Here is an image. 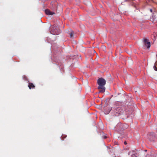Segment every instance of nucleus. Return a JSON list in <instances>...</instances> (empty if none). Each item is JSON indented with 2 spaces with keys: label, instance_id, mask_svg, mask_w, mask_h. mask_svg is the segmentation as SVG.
<instances>
[{
  "label": "nucleus",
  "instance_id": "nucleus-1",
  "mask_svg": "<svg viewBox=\"0 0 157 157\" xmlns=\"http://www.w3.org/2000/svg\"><path fill=\"white\" fill-rule=\"evenodd\" d=\"M97 83L98 85V89L100 90L99 92L104 93L105 91V89L104 86L106 84L105 80L102 78H100L98 79Z\"/></svg>",
  "mask_w": 157,
  "mask_h": 157
},
{
  "label": "nucleus",
  "instance_id": "nucleus-2",
  "mask_svg": "<svg viewBox=\"0 0 157 157\" xmlns=\"http://www.w3.org/2000/svg\"><path fill=\"white\" fill-rule=\"evenodd\" d=\"M111 110L113 112V113H114L115 116H118L121 114L120 111V108L119 107H117L116 108H112L111 109H109L108 111L106 110V109H105L104 111L105 113L106 114H108L110 112Z\"/></svg>",
  "mask_w": 157,
  "mask_h": 157
},
{
  "label": "nucleus",
  "instance_id": "nucleus-3",
  "mask_svg": "<svg viewBox=\"0 0 157 157\" xmlns=\"http://www.w3.org/2000/svg\"><path fill=\"white\" fill-rule=\"evenodd\" d=\"M144 44L147 48H149L151 46L150 42L148 41V40L146 38L143 39Z\"/></svg>",
  "mask_w": 157,
  "mask_h": 157
},
{
  "label": "nucleus",
  "instance_id": "nucleus-4",
  "mask_svg": "<svg viewBox=\"0 0 157 157\" xmlns=\"http://www.w3.org/2000/svg\"><path fill=\"white\" fill-rule=\"evenodd\" d=\"M148 138L150 141H154L155 138L154 133L152 132L150 133L148 136Z\"/></svg>",
  "mask_w": 157,
  "mask_h": 157
},
{
  "label": "nucleus",
  "instance_id": "nucleus-5",
  "mask_svg": "<svg viewBox=\"0 0 157 157\" xmlns=\"http://www.w3.org/2000/svg\"><path fill=\"white\" fill-rule=\"evenodd\" d=\"M45 13L47 15H53L54 14V13L48 9H46L45 11Z\"/></svg>",
  "mask_w": 157,
  "mask_h": 157
},
{
  "label": "nucleus",
  "instance_id": "nucleus-6",
  "mask_svg": "<svg viewBox=\"0 0 157 157\" xmlns=\"http://www.w3.org/2000/svg\"><path fill=\"white\" fill-rule=\"evenodd\" d=\"M28 87L29 89H34L35 87V86L32 83L29 82Z\"/></svg>",
  "mask_w": 157,
  "mask_h": 157
},
{
  "label": "nucleus",
  "instance_id": "nucleus-7",
  "mask_svg": "<svg viewBox=\"0 0 157 157\" xmlns=\"http://www.w3.org/2000/svg\"><path fill=\"white\" fill-rule=\"evenodd\" d=\"M69 34V36H70V37L71 38H74V32L72 31V30H71L70 32L68 33Z\"/></svg>",
  "mask_w": 157,
  "mask_h": 157
},
{
  "label": "nucleus",
  "instance_id": "nucleus-8",
  "mask_svg": "<svg viewBox=\"0 0 157 157\" xmlns=\"http://www.w3.org/2000/svg\"><path fill=\"white\" fill-rule=\"evenodd\" d=\"M120 127V128H122V124H118V125H117V127H116V128H117V129H118V128L119 127Z\"/></svg>",
  "mask_w": 157,
  "mask_h": 157
},
{
  "label": "nucleus",
  "instance_id": "nucleus-9",
  "mask_svg": "<svg viewBox=\"0 0 157 157\" xmlns=\"http://www.w3.org/2000/svg\"><path fill=\"white\" fill-rule=\"evenodd\" d=\"M137 154L136 153H134L133 154L131 157H137Z\"/></svg>",
  "mask_w": 157,
  "mask_h": 157
},
{
  "label": "nucleus",
  "instance_id": "nucleus-10",
  "mask_svg": "<svg viewBox=\"0 0 157 157\" xmlns=\"http://www.w3.org/2000/svg\"><path fill=\"white\" fill-rule=\"evenodd\" d=\"M51 33L52 34L55 35H57L58 34V33H57V32L56 31L52 32V33Z\"/></svg>",
  "mask_w": 157,
  "mask_h": 157
},
{
  "label": "nucleus",
  "instance_id": "nucleus-11",
  "mask_svg": "<svg viewBox=\"0 0 157 157\" xmlns=\"http://www.w3.org/2000/svg\"><path fill=\"white\" fill-rule=\"evenodd\" d=\"M154 69L155 71H157V68L155 67V66H154Z\"/></svg>",
  "mask_w": 157,
  "mask_h": 157
},
{
  "label": "nucleus",
  "instance_id": "nucleus-12",
  "mask_svg": "<svg viewBox=\"0 0 157 157\" xmlns=\"http://www.w3.org/2000/svg\"><path fill=\"white\" fill-rule=\"evenodd\" d=\"M124 144H125V145L127 144V143L126 141H125L124 142Z\"/></svg>",
  "mask_w": 157,
  "mask_h": 157
},
{
  "label": "nucleus",
  "instance_id": "nucleus-13",
  "mask_svg": "<svg viewBox=\"0 0 157 157\" xmlns=\"http://www.w3.org/2000/svg\"><path fill=\"white\" fill-rule=\"evenodd\" d=\"M54 30L55 29H56V27H55L53 28Z\"/></svg>",
  "mask_w": 157,
  "mask_h": 157
},
{
  "label": "nucleus",
  "instance_id": "nucleus-14",
  "mask_svg": "<svg viewBox=\"0 0 157 157\" xmlns=\"http://www.w3.org/2000/svg\"><path fill=\"white\" fill-rule=\"evenodd\" d=\"M118 130V131L119 132L120 131H121V130H120V129H118L117 130Z\"/></svg>",
  "mask_w": 157,
  "mask_h": 157
},
{
  "label": "nucleus",
  "instance_id": "nucleus-15",
  "mask_svg": "<svg viewBox=\"0 0 157 157\" xmlns=\"http://www.w3.org/2000/svg\"><path fill=\"white\" fill-rule=\"evenodd\" d=\"M150 11H151V12H152V9H150Z\"/></svg>",
  "mask_w": 157,
  "mask_h": 157
},
{
  "label": "nucleus",
  "instance_id": "nucleus-16",
  "mask_svg": "<svg viewBox=\"0 0 157 157\" xmlns=\"http://www.w3.org/2000/svg\"><path fill=\"white\" fill-rule=\"evenodd\" d=\"M24 77L25 78V79H26V77H25V76H24Z\"/></svg>",
  "mask_w": 157,
  "mask_h": 157
},
{
  "label": "nucleus",
  "instance_id": "nucleus-17",
  "mask_svg": "<svg viewBox=\"0 0 157 157\" xmlns=\"http://www.w3.org/2000/svg\"><path fill=\"white\" fill-rule=\"evenodd\" d=\"M106 138V136H105V137H104V138Z\"/></svg>",
  "mask_w": 157,
  "mask_h": 157
}]
</instances>
